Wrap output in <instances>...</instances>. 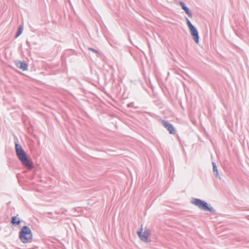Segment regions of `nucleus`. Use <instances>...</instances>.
Returning <instances> with one entry per match:
<instances>
[{"instance_id": "obj_1", "label": "nucleus", "mask_w": 249, "mask_h": 249, "mask_svg": "<svg viewBox=\"0 0 249 249\" xmlns=\"http://www.w3.org/2000/svg\"><path fill=\"white\" fill-rule=\"evenodd\" d=\"M19 237L23 243H31L33 239V234L30 228L23 226L19 232Z\"/></svg>"}, {"instance_id": "obj_2", "label": "nucleus", "mask_w": 249, "mask_h": 249, "mask_svg": "<svg viewBox=\"0 0 249 249\" xmlns=\"http://www.w3.org/2000/svg\"><path fill=\"white\" fill-rule=\"evenodd\" d=\"M192 203L198 207L200 209L204 211H209L214 213L215 210L212 207H209L208 203L205 201L198 198H194L192 200Z\"/></svg>"}, {"instance_id": "obj_3", "label": "nucleus", "mask_w": 249, "mask_h": 249, "mask_svg": "<svg viewBox=\"0 0 249 249\" xmlns=\"http://www.w3.org/2000/svg\"><path fill=\"white\" fill-rule=\"evenodd\" d=\"M15 148L18 158L20 161H22L23 159L27 157L26 152L23 150L21 146L18 143H15Z\"/></svg>"}, {"instance_id": "obj_4", "label": "nucleus", "mask_w": 249, "mask_h": 249, "mask_svg": "<svg viewBox=\"0 0 249 249\" xmlns=\"http://www.w3.org/2000/svg\"><path fill=\"white\" fill-rule=\"evenodd\" d=\"M142 226L140 231L137 232V234L141 240L147 242L150 234L149 231L148 230L146 229L143 232H142Z\"/></svg>"}, {"instance_id": "obj_5", "label": "nucleus", "mask_w": 249, "mask_h": 249, "mask_svg": "<svg viewBox=\"0 0 249 249\" xmlns=\"http://www.w3.org/2000/svg\"><path fill=\"white\" fill-rule=\"evenodd\" d=\"M162 124L169 131L170 134H175V129L172 124L164 120H162Z\"/></svg>"}, {"instance_id": "obj_6", "label": "nucleus", "mask_w": 249, "mask_h": 249, "mask_svg": "<svg viewBox=\"0 0 249 249\" xmlns=\"http://www.w3.org/2000/svg\"><path fill=\"white\" fill-rule=\"evenodd\" d=\"M191 36H192L193 38L195 40L196 43L198 44L199 43V36L198 31L196 28L194 26V27L190 29Z\"/></svg>"}, {"instance_id": "obj_7", "label": "nucleus", "mask_w": 249, "mask_h": 249, "mask_svg": "<svg viewBox=\"0 0 249 249\" xmlns=\"http://www.w3.org/2000/svg\"><path fill=\"white\" fill-rule=\"evenodd\" d=\"M21 162L23 165L29 170L32 169L34 167L33 163L32 160L29 159L27 157L23 159L22 161Z\"/></svg>"}, {"instance_id": "obj_8", "label": "nucleus", "mask_w": 249, "mask_h": 249, "mask_svg": "<svg viewBox=\"0 0 249 249\" xmlns=\"http://www.w3.org/2000/svg\"><path fill=\"white\" fill-rule=\"evenodd\" d=\"M16 66L22 70L23 71H27L28 70V65L24 62L21 61H18L16 62Z\"/></svg>"}, {"instance_id": "obj_9", "label": "nucleus", "mask_w": 249, "mask_h": 249, "mask_svg": "<svg viewBox=\"0 0 249 249\" xmlns=\"http://www.w3.org/2000/svg\"><path fill=\"white\" fill-rule=\"evenodd\" d=\"M179 5L181 6V8H182V9H183L185 12V13L190 17V18H192L193 17V15H192V13L191 12V11L190 10V9H189V8H188L186 5L185 4V3L183 2H179Z\"/></svg>"}, {"instance_id": "obj_10", "label": "nucleus", "mask_w": 249, "mask_h": 249, "mask_svg": "<svg viewBox=\"0 0 249 249\" xmlns=\"http://www.w3.org/2000/svg\"><path fill=\"white\" fill-rule=\"evenodd\" d=\"M11 223L14 225H18L20 223V219L17 216H13L12 218Z\"/></svg>"}, {"instance_id": "obj_11", "label": "nucleus", "mask_w": 249, "mask_h": 249, "mask_svg": "<svg viewBox=\"0 0 249 249\" xmlns=\"http://www.w3.org/2000/svg\"><path fill=\"white\" fill-rule=\"evenodd\" d=\"M212 165H213V173L214 176L216 178H220L219 174H218V172L217 170V168L216 165V164L214 162H213Z\"/></svg>"}, {"instance_id": "obj_12", "label": "nucleus", "mask_w": 249, "mask_h": 249, "mask_svg": "<svg viewBox=\"0 0 249 249\" xmlns=\"http://www.w3.org/2000/svg\"><path fill=\"white\" fill-rule=\"evenodd\" d=\"M22 31H23L22 27L21 26L19 27L18 28V30L16 33V37L19 36L21 34Z\"/></svg>"}, {"instance_id": "obj_13", "label": "nucleus", "mask_w": 249, "mask_h": 249, "mask_svg": "<svg viewBox=\"0 0 249 249\" xmlns=\"http://www.w3.org/2000/svg\"><path fill=\"white\" fill-rule=\"evenodd\" d=\"M186 21H187V25H188L189 29L194 27V26L193 25H192L190 20L187 18H186Z\"/></svg>"}, {"instance_id": "obj_14", "label": "nucleus", "mask_w": 249, "mask_h": 249, "mask_svg": "<svg viewBox=\"0 0 249 249\" xmlns=\"http://www.w3.org/2000/svg\"><path fill=\"white\" fill-rule=\"evenodd\" d=\"M89 50H91L92 52H94V53H96L97 54H99L98 52L96 50H95V49H93L92 48H89Z\"/></svg>"}]
</instances>
